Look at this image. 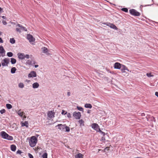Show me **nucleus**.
<instances>
[{"instance_id": "25", "label": "nucleus", "mask_w": 158, "mask_h": 158, "mask_svg": "<svg viewBox=\"0 0 158 158\" xmlns=\"http://www.w3.org/2000/svg\"><path fill=\"white\" fill-rule=\"evenodd\" d=\"M43 52L45 53L48 50L47 48L45 47H43L42 48Z\"/></svg>"}, {"instance_id": "14", "label": "nucleus", "mask_w": 158, "mask_h": 158, "mask_svg": "<svg viewBox=\"0 0 158 158\" xmlns=\"http://www.w3.org/2000/svg\"><path fill=\"white\" fill-rule=\"evenodd\" d=\"M0 134L2 138L4 139H6L8 135V134L6 133V132L3 131H1L0 133Z\"/></svg>"}, {"instance_id": "37", "label": "nucleus", "mask_w": 158, "mask_h": 158, "mask_svg": "<svg viewBox=\"0 0 158 158\" xmlns=\"http://www.w3.org/2000/svg\"><path fill=\"white\" fill-rule=\"evenodd\" d=\"M6 111V110L5 109H3L2 110H0V113L2 114H3V113H5Z\"/></svg>"}, {"instance_id": "23", "label": "nucleus", "mask_w": 158, "mask_h": 158, "mask_svg": "<svg viewBox=\"0 0 158 158\" xmlns=\"http://www.w3.org/2000/svg\"><path fill=\"white\" fill-rule=\"evenodd\" d=\"M16 70V69L15 67H13L11 69V73L12 74H14L15 73Z\"/></svg>"}, {"instance_id": "38", "label": "nucleus", "mask_w": 158, "mask_h": 158, "mask_svg": "<svg viewBox=\"0 0 158 158\" xmlns=\"http://www.w3.org/2000/svg\"><path fill=\"white\" fill-rule=\"evenodd\" d=\"M110 149L109 147H106L103 150V152H106V150H107V151L109 150Z\"/></svg>"}, {"instance_id": "17", "label": "nucleus", "mask_w": 158, "mask_h": 158, "mask_svg": "<svg viewBox=\"0 0 158 158\" xmlns=\"http://www.w3.org/2000/svg\"><path fill=\"white\" fill-rule=\"evenodd\" d=\"M16 146L15 145L12 144L11 145L10 149L12 151L15 152L16 150Z\"/></svg>"}, {"instance_id": "51", "label": "nucleus", "mask_w": 158, "mask_h": 158, "mask_svg": "<svg viewBox=\"0 0 158 158\" xmlns=\"http://www.w3.org/2000/svg\"><path fill=\"white\" fill-rule=\"evenodd\" d=\"M155 95L157 97H158V92H155Z\"/></svg>"}, {"instance_id": "44", "label": "nucleus", "mask_w": 158, "mask_h": 158, "mask_svg": "<svg viewBox=\"0 0 158 158\" xmlns=\"http://www.w3.org/2000/svg\"><path fill=\"white\" fill-rule=\"evenodd\" d=\"M111 23H104L103 24L106 25L107 26L109 27Z\"/></svg>"}, {"instance_id": "59", "label": "nucleus", "mask_w": 158, "mask_h": 158, "mask_svg": "<svg viewBox=\"0 0 158 158\" xmlns=\"http://www.w3.org/2000/svg\"><path fill=\"white\" fill-rule=\"evenodd\" d=\"M113 23H111V24H110V25L109 26V27L110 28H111V25H112Z\"/></svg>"}, {"instance_id": "55", "label": "nucleus", "mask_w": 158, "mask_h": 158, "mask_svg": "<svg viewBox=\"0 0 158 158\" xmlns=\"http://www.w3.org/2000/svg\"><path fill=\"white\" fill-rule=\"evenodd\" d=\"M2 17L3 19H6V17L5 16H2Z\"/></svg>"}, {"instance_id": "45", "label": "nucleus", "mask_w": 158, "mask_h": 158, "mask_svg": "<svg viewBox=\"0 0 158 158\" xmlns=\"http://www.w3.org/2000/svg\"><path fill=\"white\" fill-rule=\"evenodd\" d=\"M2 23H3V24L4 25H6L7 24V22H6V21H4V20H3L2 21Z\"/></svg>"}, {"instance_id": "56", "label": "nucleus", "mask_w": 158, "mask_h": 158, "mask_svg": "<svg viewBox=\"0 0 158 158\" xmlns=\"http://www.w3.org/2000/svg\"><path fill=\"white\" fill-rule=\"evenodd\" d=\"M39 65H35L34 66L35 68H36L38 67Z\"/></svg>"}, {"instance_id": "2", "label": "nucleus", "mask_w": 158, "mask_h": 158, "mask_svg": "<svg viewBox=\"0 0 158 158\" xmlns=\"http://www.w3.org/2000/svg\"><path fill=\"white\" fill-rule=\"evenodd\" d=\"M18 58L20 60H22L24 59L25 58L28 59L30 56H32V55L30 56L28 54L25 55L23 53H18L17 54Z\"/></svg>"}, {"instance_id": "18", "label": "nucleus", "mask_w": 158, "mask_h": 158, "mask_svg": "<svg viewBox=\"0 0 158 158\" xmlns=\"http://www.w3.org/2000/svg\"><path fill=\"white\" fill-rule=\"evenodd\" d=\"M75 158H83V155L81 153H79L75 156Z\"/></svg>"}, {"instance_id": "16", "label": "nucleus", "mask_w": 158, "mask_h": 158, "mask_svg": "<svg viewBox=\"0 0 158 158\" xmlns=\"http://www.w3.org/2000/svg\"><path fill=\"white\" fill-rule=\"evenodd\" d=\"M21 126L22 127L25 126L27 128L28 127V123L27 121H25L23 123L21 124Z\"/></svg>"}, {"instance_id": "29", "label": "nucleus", "mask_w": 158, "mask_h": 158, "mask_svg": "<svg viewBox=\"0 0 158 158\" xmlns=\"http://www.w3.org/2000/svg\"><path fill=\"white\" fill-rule=\"evenodd\" d=\"M111 28L116 30H117L118 29V28L117 27L113 24H112V25H111Z\"/></svg>"}, {"instance_id": "5", "label": "nucleus", "mask_w": 158, "mask_h": 158, "mask_svg": "<svg viewBox=\"0 0 158 158\" xmlns=\"http://www.w3.org/2000/svg\"><path fill=\"white\" fill-rule=\"evenodd\" d=\"M73 115L75 119H80L81 116V113L79 112L75 111L73 112Z\"/></svg>"}, {"instance_id": "34", "label": "nucleus", "mask_w": 158, "mask_h": 158, "mask_svg": "<svg viewBox=\"0 0 158 158\" xmlns=\"http://www.w3.org/2000/svg\"><path fill=\"white\" fill-rule=\"evenodd\" d=\"M65 127V131L66 132H69L70 131V128L69 127L67 126L66 125Z\"/></svg>"}, {"instance_id": "47", "label": "nucleus", "mask_w": 158, "mask_h": 158, "mask_svg": "<svg viewBox=\"0 0 158 158\" xmlns=\"http://www.w3.org/2000/svg\"><path fill=\"white\" fill-rule=\"evenodd\" d=\"M105 137L103 136L102 137L101 139V141H105Z\"/></svg>"}, {"instance_id": "50", "label": "nucleus", "mask_w": 158, "mask_h": 158, "mask_svg": "<svg viewBox=\"0 0 158 158\" xmlns=\"http://www.w3.org/2000/svg\"><path fill=\"white\" fill-rule=\"evenodd\" d=\"M3 40H2L1 38L0 37V43H3Z\"/></svg>"}, {"instance_id": "58", "label": "nucleus", "mask_w": 158, "mask_h": 158, "mask_svg": "<svg viewBox=\"0 0 158 158\" xmlns=\"http://www.w3.org/2000/svg\"><path fill=\"white\" fill-rule=\"evenodd\" d=\"M2 10V9L0 7V12H1Z\"/></svg>"}, {"instance_id": "57", "label": "nucleus", "mask_w": 158, "mask_h": 158, "mask_svg": "<svg viewBox=\"0 0 158 158\" xmlns=\"http://www.w3.org/2000/svg\"><path fill=\"white\" fill-rule=\"evenodd\" d=\"M92 107V106L91 105L89 104V109H91Z\"/></svg>"}, {"instance_id": "43", "label": "nucleus", "mask_w": 158, "mask_h": 158, "mask_svg": "<svg viewBox=\"0 0 158 158\" xmlns=\"http://www.w3.org/2000/svg\"><path fill=\"white\" fill-rule=\"evenodd\" d=\"M28 156L30 158H34L33 156L30 153L28 154Z\"/></svg>"}, {"instance_id": "4", "label": "nucleus", "mask_w": 158, "mask_h": 158, "mask_svg": "<svg viewBox=\"0 0 158 158\" xmlns=\"http://www.w3.org/2000/svg\"><path fill=\"white\" fill-rule=\"evenodd\" d=\"M17 26L20 28V29L18 28H17L16 29V31H17L19 32V33H21V30L22 31H27V29L26 27L23 26L22 25H20V24H18L17 25Z\"/></svg>"}, {"instance_id": "33", "label": "nucleus", "mask_w": 158, "mask_h": 158, "mask_svg": "<svg viewBox=\"0 0 158 158\" xmlns=\"http://www.w3.org/2000/svg\"><path fill=\"white\" fill-rule=\"evenodd\" d=\"M43 158H47L48 154L47 153H44L42 156Z\"/></svg>"}, {"instance_id": "35", "label": "nucleus", "mask_w": 158, "mask_h": 158, "mask_svg": "<svg viewBox=\"0 0 158 158\" xmlns=\"http://www.w3.org/2000/svg\"><path fill=\"white\" fill-rule=\"evenodd\" d=\"M146 75L148 77H151L153 76V75H152L151 73H147Z\"/></svg>"}, {"instance_id": "39", "label": "nucleus", "mask_w": 158, "mask_h": 158, "mask_svg": "<svg viewBox=\"0 0 158 158\" xmlns=\"http://www.w3.org/2000/svg\"><path fill=\"white\" fill-rule=\"evenodd\" d=\"M67 112L66 111H65L64 110H62L61 114L63 115H65V114H67Z\"/></svg>"}, {"instance_id": "31", "label": "nucleus", "mask_w": 158, "mask_h": 158, "mask_svg": "<svg viewBox=\"0 0 158 158\" xmlns=\"http://www.w3.org/2000/svg\"><path fill=\"white\" fill-rule=\"evenodd\" d=\"M6 107L8 109H10L12 108V105L9 104H6Z\"/></svg>"}, {"instance_id": "30", "label": "nucleus", "mask_w": 158, "mask_h": 158, "mask_svg": "<svg viewBox=\"0 0 158 158\" xmlns=\"http://www.w3.org/2000/svg\"><path fill=\"white\" fill-rule=\"evenodd\" d=\"M98 132H99L100 133V134L101 135H103V136H104L106 135V133L104 132L101 131V130H100V129H99L98 131Z\"/></svg>"}, {"instance_id": "7", "label": "nucleus", "mask_w": 158, "mask_h": 158, "mask_svg": "<svg viewBox=\"0 0 158 158\" xmlns=\"http://www.w3.org/2000/svg\"><path fill=\"white\" fill-rule=\"evenodd\" d=\"M36 62L33 59H32L31 60H27L26 63V64L29 65H33L34 64H35Z\"/></svg>"}, {"instance_id": "61", "label": "nucleus", "mask_w": 158, "mask_h": 158, "mask_svg": "<svg viewBox=\"0 0 158 158\" xmlns=\"http://www.w3.org/2000/svg\"><path fill=\"white\" fill-rule=\"evenodd\" d=\"M87 113H89V110H87Z\"/></svg>"}, {"instance_id": "41", "label": "nucleus", "mask_w": 158, "mask_h": 158, "mask_svg": "<svg viewBox=\"0 0 158 158\" xmlns=\"http://www.w3.org/2000/svg\"><path fill=\"white\" fill-rule=\"evenodd\" d=\"M2 65L3 66H7V64H6V63H5V62H2Z\"/></svg>"}, {"instance_id": "26", "label": "nucleus", "mask_w": 158, "mask_h": 158, "mask_svg": "<svg viewBox=\"0 0 158 158\" xmlns=\"http://www.w3.org/2000/svg\"><path fill=\"white\" fill-rule=\"evenodd\" d=\"M18 86L20 88H23L24 87V85L23 83L20 82L18 84Z\"/></svg>"}, {"instance_id": "46", "label": "nucleus", "mask_w": 158, "mask_h": 158, "mask_svg": "<svg viewBox=\"0 0 158 158\" xmlns=\"http://www.w3.org/2000/svg\"><path fill=\"white\" fill-rule=\"evenodd\" d=\"M85 107L86 108H89V104H88V103L86 104L85 105Z\"/></svg>"}, {"instance_id": "19", "label": "nucleus", "mask_w": 158, "mask_h": 158, "mask_svg": "<svg viewBox=\"0 0 158 158\" xmlns=\"http://www.w3.org/2000/svg\"><path fill=\"white\" fill-rule=\"evenodd\" d=\"M17 113L21 117H22L24 113L23 111H22L21 110H20L18 111Z\"/></svg>"}, {"instance_id": "54", "label": "nucleus", "mask_w": 158, "mask_h": 158, "mask_svg": "<svg viewBox=\"0 0 158 158\" xmlns=\"http://www.w3.org/2000/svg\"><path fill=\"white\" fill-rule=\"evenodd\" d=\"M11 23L13 25H15L16 24L15 23L13 22H11Z\"/></svg>"}, {"instance_id": "40", "label": "nucleus", "mask_w": 158, "mask_h": 158, "mask_svg": "<svg viewBox=\"0 0 158 158\" xmlns=\"http://www.w3.org/2000/svg\"><path fill=\"white\" fill-rule=\"evenodd\" d=\"M79 123L81 125L83 123V121L82 119H81L79 120L78 121Z\"/></svg>"}, {"instance_id": "1", "label": "nucleus", "mask_w": 158, "mask_h": 158, "mask_svg": "<svg viewBox=\"0 0 158 158\" xmlns=\"http://www.w3.org/2000/svg\"><path fill=\"white\" fill-rule=\"evenodd\" d=\"M37 143V139L35 136H32L29 141V145L31 147H35Z\"/></svg>"}, {"instance_id": "8", "label": "nucleus", "mask_w": 158, "mask_h": 158, "mask_svg": "<svg viewBox=\"0 0 158 158\" xmlns=\"http://www.w3.org/2000/svg\"><path fill=\"white\" fill-rule=\"evenodd\" d=\"M27 38L30 43L34 42L35 41V39L33 37L32 35L28 34L27 36Z\"/></svg>"}, {"instance_id": "42", "label": "nucleus", "mask_w": 158, "mask_h": 158, "mask_svg": "<svg viewBox=\"0 0 158 158\" xmlns=\"http://www.w3.org/2000/svg\"><path fill=\"white\" fill-rule=\"evenodd\" d=\"M22 153V152L20 150H18L17 152H16V154H21V153Z\"/></svg>"}, {"instance_id": "48", "label": "nucleus", "mask_w": 158, "mask_h": 158, "mask_svg": "<svg viewBox=\"0 0 158 158\" xmlns=\"http://www.w3.org/2000/svg\"><path fill=\"white\" fill-rule=\"evenodd\" d=\"M67 117L69 118H71V114L70 113H68L67 114Z\"/></svg>"}, {"instance_id": "21", "label": "nucleus", "mask_w": 158, "mask_h": 158, "mask_svg": "<svg viewBox=\"0 0 158 158\" xmlns=\"http://www.w3.org/2000/svg\"><path fill=\"white\" fill-rule=\"evenodd\" d=\"M13 137L12 136L9 135L8 134V135L7 136L6 138L5 139L9 140H13Z\"/></svg>"}, {"instance_id": "53", "label": "nucleus", "mask_w": 158, "mask_h": 158, "mask_svg": "<svg viewBox=\"0 0 158 158\" xmlns=\"http://www.w3.org/2000/svg\"><path fill=\"white\" fill-rule=\"evenodd\" d=\"M103 152V150H101V149H99L98 150V152Z\"/></svg>"}, {"instance_id": "36", "label": "nucleus", "mask_w": 158, "mask_h": 158, "mask_svg": "<svg viewBox=\"0 0 158 158\" xmlns=\"http://www.w3.org/2000/svg\"><path fill=\"white\" fill-rule=\"evenodd\" d=\"M77 108L78 109V110L80 111H82L83 110V108L82 107L79 106H77Z\"/></svg>"}, {"instance_id": "20", "label": "nucleus", "mask_w": 158, "mask_h": 158, "mask_svg": "<svg viewBox=\"0 0 158 158\" xmlns=\"http://www.w3.org/2000/svg\"><path fill=\"white\" fill-rule=\"evenodd\" d=\"M5 51L3 47L2 46H0V53L3 54L5 53Z\"/></svg>"}, {"instance_id": "60", "label": "nucleus", "mask_w": 158, "mask_h": 158, "mask_svg": "<svg viewBox=\"0 0 158 158\" xmlns=\"http://www.w3.org/2000/svg\"><path fill=\"white\" fill-rule=\"evenodd\" d=\"M144 113H142V116H143L144 115Z\"/></svg>"}, {"instance_id": "24", "label": "nucleus", "mask_w": 158, "mask_h": 158, "mask_svg": "<svg viewBox=\"0 0 158 158\" xmlns=\"http://www.w3.org/2000/svg\"><path fill=\"white\" fill-rule=\"evenodd\" d=\"M16 60L14 58H11L10 62L12 64H14L16 62Z\"/></svg>"}, {"instance_id": "13", "label": "nucleus", "mask_w": 158, "mask_h": 158, "mask_svg": "<svg viewBox=\"0 0 158 158\" xmlns=\"http://www.w3.org/2000/svg\"><path fill=\"white\" fill-rule=\"evenodd\" d=\"M54 113L52 111H49L48 113V115L50 118H52L54 117Z\"/></svg>"}, {"instance_id": "32", "label": "nucleus", "mask_w": 158, "mask_h": 158, "mask_svg": "<svg viewBox=\"0 0 158 158\" xmlns=\"http://www.w3.org/2000/svg\"><path fill=\"white\" fill-rule=\"evenodd\" d=\"M121 10L125 12H128V9L126 8H122Z\"/></svg>"}, {"instance_id": "27", "label": "nucleus", "mask_w": 158, "mask_h": 158, "mask_svg": "<svg viewBox=\"0 0 158 158\" xmlns=\"http://www.w3.org/2000/svg\"><path fill=\"white\" fill-rule=\"evenodd\" d=\"M10 42L12 44H14L15 42V40L13 38H10Z\"/></svg>"}, {"instance_id": "10", "label": "nucleus", "mask_w": 158, "mask_h": 158, "mask_svg": "<svg viewBox=\"0 0 158 158\" xmlns=\"http://www.w3.org/2000/svg\"><path fill=\"white\" fill-rule=\"evenodd\" d=\"M66 126L65 124L62 125V124H58L57 125L56 127H58V129H59L61 131H64L65 129V127Z\"/></svg>"}, {"instance_id": "63", "label": "nucleus", "mask_w": 158, "mask_h": 158, "mask_svg": "<svg viewBox=\"0 0 158 158\" xmlns=\"http://www.w3.org/2000/svg\"><path fill=\"white\" fill-rule=\"evenodd\" d=\"M157 6H158V4H155Z\"/></svg>"}, {"instance_id": "49", "label": "nucleus", "mask_w": 158, "mask_h": 158, "mask_svg": "<svg viewBox=\"0 0 158 158\" xmlns=\"http://www.w3.org/2000/svg\"><path fill=\"white\" fill-rule=\"evenodd\" d=\"M45 53L48 55H49L50 54V53L48 50Z\"/></svg>"}, {"instance_id": "15", "label": "nucleus", "mask_w": 158, "mask_h": 158, "mask_svg": "<svg viewBox=\"0 0 158 158\" xmlns=\"http://www.w3.org/2000/svg\"><path fill=\"white\" fill-rule=\"evenodd\" d=\"M39 86V84L37 82H35L32 84V87L34 89L38 88Z\"/></svg>"}, {"instance_id": "62", "label": "nucleus", "mask_w": 158, "mask_h": 158, "mask_svg": "<svg viewBox=\"0 0 158 158\" xmlns=\"http://www.w3.org/2000/svg\"><path fill=\"white\" fill-rule=\"evenodd\" d=\"M151 5H147V6H150Z\"/></svg>"}, {"instance_id": "52", "label": "nucleus", "mask_w": 158, "mask_h": 158, "mask_svg": "<svg viewBox=\"0 0 158 158\" xmlns=\"http://www.w3.org/2000/svg\"><path fill=\"white\" fill-rule=\"evenodd\" d=\"M71 93L70 92H67V95L69 96L70 95Z\"/></svg>"}, {"instance_id": "3", "label": "nucleus", "mask_w": 158, "mask_h": 158, "mask_svg": "<svg viewBox=\"0 0 158 158\" xmlns=\"http://www.w3.org/2000/svg\"><path fill=\"white\" fill-rule=\"evenodd\" d=\"M129 11L130 13L133 16H139L140 15V13L139 12L133 9H130Z\"/></svg>"}, {"instance_id": "6", "label": "nucleus", "mask_w": 158, "mask_h": 158, "mask_svg": "<svg viewBox=\"0 0 158 158\" xmlns=\"http://www.w3.org/2000/svg\"><path fill=\"white\" fill-rule=\"evenodd\" d=\"M92 128L94 130L96 131L97 132L98 131L99 129H100L99 125L96 123H93L91 124Z\"/></svg>"}, {"instance_id": "22", "label": "nucleus", "mask_w": 158, "mask_h": 158, "mask_svg": "<svg viewBox=\"0 0 158 158\" xmlns=\"http://www.w3.org/2000/svg\"><path fill=\"white\" fill-rule=\"evenodd\" d=\"M3 61L8 64L9 63L10 59L8 58H6L3 59Z\"/></svg>"}, {"instance_id": "11", "label": "nucleus", "mask_w": 158, "mask_h": 158, "mask_svg": "<svg viewBox=\"0 0 158 158\" xmlns=\"http://www.w3.org/2000/svg\"><path fill=\"white\" fill-rule=\"evenodd\" d=\"M122 65V64L116 62L114 64V68L115 69H120Z\"/></svg>"}, {"instance_id": "28", "label": "nucleus", "mask_w": 158, "mask_h": 158, "mask_svg": "<svg viewBox=\"0 0 158 158\" xmlns=\"http://www.w3.org/2000/svg\"><path fill=\"white\" fill-rule=\"evenodd\" d=\"M7 55L9 57H11L13 56V54L12 52H9L7 53Z\"/></svg>"}, {"instance_id": "9", "label": "nucleus", "mask_w": 158, "mask_h": 158, "mask_svg": "<svg viewBox=\"0 0 158 158\" xmlns=\"http://www.w3.org/2000/svg\"><path fill=\"white\" fill-rule=\"evenodd\" d=\"M36 76V72L34 71H31L28 75V77H35Z\"/></svg>"}, {"instance_id": "12", "label": "nucleus", "mask_w": 158, "mask_h": 158, "mask_svg": "<svg viewBox=\"0 0 158 158\" xmlns=\"http://www.w3.org/2000/svg\"><path fill=\"white\" fill-rule=\"evenodd\" d=\"M121 69L122 72L123 73H125V70H127V71H129V70L128 69V68L125 65L123 64L122 65L121 67V69Z\"/></svg>"}]
</instances>
